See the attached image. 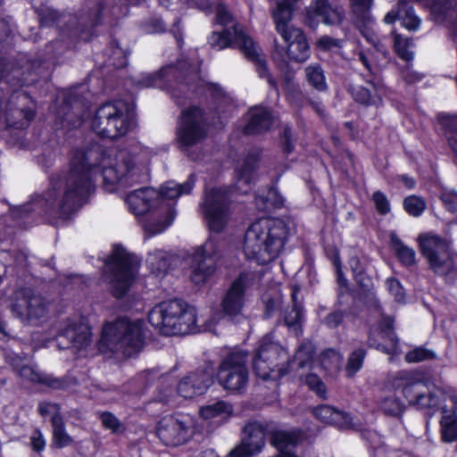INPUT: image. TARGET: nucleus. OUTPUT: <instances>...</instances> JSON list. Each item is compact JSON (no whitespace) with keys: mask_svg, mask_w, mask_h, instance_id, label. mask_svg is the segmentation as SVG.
I'll list each match as a JSON object with an SVG mask.
<instances>
[{"mask_svg":"<svg viewBox=\"0 0 457 457\" xmlns=\"http://www.w3.org/2000/svg\"><path fill=\"white\" fill-rule=\"evenodd\" d=\"M253 370L257 377L263 380H277L287 373L288 354L272 335L262 338L253 358Z\"/></svg>","mask_w":457,"mask_h":457,"instance_id":"nucleus-11","label":"nucleus"},{"mask_svg":"<svg viewBox=\"0 0 457 457\" xmlns=\"http://www.w3.org/2000/svg\"><path fill=\"white\" fill-rule=\"evenodd\" d=\"M181 77L188 85L191 83L197 84L194 90H196L199 87H204L213 96H223V91L218 85L209 84L200 79L199 63L197 62L189 63L187 61H179L178 66H166L157 73L145 75L138 81V84L143 87H162L170 81L171 78L180 79Z\"/></svg>","mask_w":457,"mask_h":457,"instance_id":"nucleus-12","label":"nucleus"},{"mask_svg":"<svg viewBox=\"0 0 457 457\" xmlns=\"http://www.w3.org/2000/svg\"><path fill=\"white\" fill-rule=\"evenodd\" d=\"M342 355L335 350L325 351L320 357V363L324 369L337 370L342 363Z\"/></svg>","mask_w":457,"mask_h":457,"instance_id":"nucleus-49","label":"nucleus"},{"mask_svg":"<svg viewBox=\"0 0 457 457\" xmlns=\"http://www.w3.org/2000/svg\"><path fill=\"white\" fill-rule=\"evenodd\" d=\"M390 389L401 391L409 403L419 408L437 407L439 396L436 393H428V388L421 376L413 372H401L390 381Z\"/></svg>","mask_w":457,"mask_h":457,"instance_id":"nucleus-14","label":"nucleus"},{"mask_svg":"<svg viewBox=\"0 0 457 457\" xmlns=\"http://www.w3.org/2000/svg\"><path fill=\"white\" fill-rule=\"evenodd\" d=\"M313 353V346L311 343L302 345L290 365L297 364L298 369L303 370L312 369Z\"/></svg>","mask_w":457,"mask_h":457,"instance_id":"nucleus-38","label":"nucleus"},{"mask_svg":"<svg viewBox=\"0 0 457 457\" xmlns=\"http://www.w3.org/2000/svg\"><path fill=\"white\" fill-rule=\"evenodd\" d=\"M168 253L162 250L150 252L146 258V264L153 273H161L168 267Z\"/></svg>","mask_w":457,"mask_h":457,"instance_id":"nucleus-40","label":"nucleus"},{"mask_svg":"<svg viewBox=\"0 0 457 457\" xmlns=\"http://www.w3.org/2000/svg\"><path fill=\"white\" fill-rule=\"evenodd\" d=\"M260 153H249L239 162L235 170V188L242 194L248 193L256 179V169Z\"/></svg>","mask_w":457,"mask_h":457,"instance_id":"nucleus-23","label":"nucleus"},{"mask_svg":"<svg viewBox=\"0 0 457 457\" xmlns=\"http://www.w3.org/2000/svg\"><path fill=\"white\" fill-rule=\"evenodd\" d=\"M365 352L363 349H357L351 353L346 366L348 376L354 375L361 368Z\"/></svg>","mask_w":457,"mask_h":457,"instance_id":"nucleus-52","label":"nucleus"},{"mask_svg":"<svg viewBox=\"0 0 457 457\" xmlns=\"http://www.w3.org/2000/svg\"><path fill=\"white\" fill-rule=\"evenodd\" d=\"M245 131L247 134L260 133L270 128L272 117L269 111L262 106L251 108L246 114Z\"/></svg>","mask_w":457,"mask_h":457,"instance_id":"nucleus-31","label":"nucleus"},{"mask_svg":"<svg viewBox=\"0 0 457 457\" xmlns=\"http://www.w3.org/2000/svg\"><path fill=\"white\" fill-rule=\"evenodd\" d=\"M247 360V352L241 349L233 350L223 359L217 380L225 390L240 392L245 387L248 381Z\"/></svg>","mask_w":457,"mask_h":457,"instance_id":"nucleus-16","label":"nucleus"},{"mask_svg":"<svg viewBox=\"0 0 457 457\" xmlns=\"http://www.w3.org/2000/svg\"><path fill=\"white\" fill-rule=\"evenodd\" d=\"M52 426L54 445L59 448L70 445L71 437L65 431L62 418L59 414L52 417Z\"/></svg>","mask_w":457,"mask_h":457,"instance_id":"nucleus-37","label":"nucleus"},{"mask_svg":"<svg viewBox=\"0 0 457 457\" xmlns=\"http://www.w3.org/2000/svg\"><path fill=\"white\" fill-rule=\"evenodd\" d=\"M386 285L389 293L395 297V301L403 302L404 299V291L401 283L394 278H388L386 280Z\"/></svg>","mask_w":457,"mask_h":457,"instance_id":"nucleus-59","label":"nucleus"},{"mask_svg":"<svg viewBox=\"0 0 457 457\" xmlns=\"http://www.w3.org/2000/svg\"><path fill=\"white\" fill-rule=\"evenodd\" d=\"M162 389L160 392V395L158 396V400L161 402H167L169 401L170 397L173 394V389L168 385V378H162L161 380Z\"/></svg>","mask_w":457,"mask_h":457,"instance_id":"nucleus-64","label":"nucleus"},{"mask_svg":"<svg viewBox=\"0 0 457 457\" xmlns=\"http://www.w3.org/2000/svg\"><path fill=\"white\" fill-rule=\"evenodd\" d=\"M418 242L422 255L434 273L444 276L453 269V257L445 239L425 233L419 236Z\"/></svg>","mask_w":457,"mask_h":457,"instance_id":"nucleus-17","label":"nucleus"},{"mask_svg":"<svg viewBox=\"0 0 457 457\" xmlns=\"http://www.w3.org/2000/svg\"><path fill=\"white\" fill-rule=\"evenodd\" d=\"M298 290L299 289L296 287L293 288L292 299L294 301V307L285 315V322L289 328L296 326L302 319L301 307L298 305L296 301V294Z\"/></svg>","mask_w":457,"mask_h":457,"instance_id":"nucleus-48","label":"nucleus"},{"mask_svg":"<svg viewBox=\"0 0 457 457\" xmlns=\"http://www.w3.org/2000/svg\"><path fill=\"white\" fill-rule=\"evenodd\" d=\"M195 185V178L194 176H190L188 179L182 183L179 184L175 181H168L163 184L158 191L160 194V205H170L171 206L174 216L176 215L174 210V204L168 203L167 200H174L179 198L181 195H188L192 191Z\"/></svg>","mask_w":457,"mask_h":457,"instance_id":"nucleus-30","label":"nucleus"},{"mask_svg":"<svg viewBox=\"0 0 457 457\" xmlns=\"http://www.w3.org/2000/svg\"><path fill=\"white\" fill-rule=\"evenodd\" d=\"M10 301L11 311L22 320H39L46 315L47 308L45 301L41 296L34 295L30 289L15 291Z\"/></svg>","mask_w":457,"mask_h":457,"instance_id":"nucleus-19","label":"nucleus"},{"mask_svg":"<svg viewBox=\"0 0 457 457\" xmlns=\"http://www.w3.org/2000/svg\"><path fill=\"white\" fill-rule=\"evenodd\" d=\"M212 383V370H198L181 378L177 386V392L184 398H193L204 394Z\"/></svg>","mask_w":457,"mask_h":457,"instance_id":"nucleus-22","label":"nucleus"},{"mask_svg":"<svg viewBox=\"0 0 457 457\" xmlns=\"http://www.w3.org/2000/svg\"><path fill=\"white\" fill-rule=\"evenodd\" d=\"M403 204L404 211L412 217L421 216L427 208L426 201L416 195L405 197Z\"/></svg>","mask_w":457,"mask_h":457,"instance_id":"nucleus-41","label":"nucleus"},{"mask_svg":"<svg viewBox=\"0 0 457 457\" xmlns=\"http://www.w3.org/2000/svg\"><path fill=\"white\" fill-rule=\"evenodd\" d=\"M290 15L287 10L284 9L282 13L274 12V22L276 30L285 43V46H275L273 58L276 61H285L287 56L289 60L303 62L310 57V46L303 30L289 24Z\"/></svg>","mask_w":457,"mask_h":457,"instance_id":"nucleus-8","label":"nucleus"},{"mask_svg":"<svg viewBox=\"0 0 457 457\" xmlns=\"http://www.w3.org/2000/svg\"><path fill=\"white\" fill-rule=\"evenodd\" d=\"M139 259L120 245H114L104 262V278L117 297L122 296L130 287L139 268Z\"/></svg>","mask_w":457,"mask_h":457,"instance_id":"nucleus-7","label":"nucleus"},{"mask_svg":"<svg viewBox=\"0 0 457 457\" xmlns=\"http://www.w3.org/2000/svg\"><path fill=\"white\" fill-rule=\"evenodd\" d=\"M436 358V353L433 350L422 346L415 347L405 355V361L410 363L434 360Z\"/></svg>","mask_w":457,"mask_h":457,"instance_id":"nucleus-43","label":"nucleus"},{"mask_svg":"<svg viewBox=\"0 0 457 457\" xmlns=\"http://www.w3.org/2000/svg\"><path fill=\"white\" fill-rule=\"evenodd\" d=\"M60 336L67 337L71 347L77 352L85 349L91 342V329L82 319L78 322L66 321L61 328Z\"/></svg>","mask_w":457,"mask_h":457,"instance_id":"nucleus-25","label":"nucleus"},{"mask_svg":"<svg viewBox=\"0 0 457 457\" xmlns=\"http://www.w3.org/2000/svg\"><path fill=\"white\" fill-rule=\"evenodd\" d=\"M14 370L23 378L37 383L47 384L53 387L59 386V382L51 380L46 375L43 374L36 366L29 364H20V361L12 364Z\"/></svg>","mask_w":457,"mask_h":457,"instance_id":"nucleus-33","label":"nucleus"},{"mask_svg":"<svg viewBox=\"0 0 457 457\" xmlns=\"http://www.w3.org/2000/svg\"><path fill=\"white\" fill-rule=\"evenodd\" d=\"M9 90L0 95V120H4L8 128L26 129L34 119L36 104L21 90H13L7 99Z\"/></svg>","mask_w":457,"mask_h":457,"instance_id":"nucleus-13","label":"nucleus"},{"mask_svg":"<svg viewBox=\"0 0 457 457\" xmlns=\"http://www.w3.org/2000/svg\"><path fill=\"white\" fill-rule=\"evenodd\" d=\"M314 415L322 422L332 424L334 417L340 418V411L335 410L328 405H320L314 409Z\"/></svg>","mask_w":457,"mask_h":457,"instance_id":"nucleus-53","label":"nucleus"},{"mask_svg":"<svg viewBox=\"0 0 457 457\" xmlns=\"http://www.w3.org/2000/svg\"><path fill=\"white\" fill-rule=\"evenodd\" d=\"M231 406L223 401L204 406L200 409V416L204 420H224L227 419L231 414Z\"/></svg>","mask_w":457,"mask_h":457,"instance_id":"nucleus-36","label":"nucleus"},{"mask_svg":"<svg viewBox=\"0 0 457 457\" xmlns=\"http://www.w3.org/2000/svg\"><path fill=\"white\" fill-rule=\"evenodd\" d=\"M395 48L397 54L405 61L413 59L412 42L408 38H403L399 35L395 37Z\"/></svg>","mask_w":457,"mask_h":457,"instance_id":"nucleus-44","label":"nucleus"},{"mask_svg":"<svg viewBox=\"0 0 457 457\" xmlns=\"http://www.w3.org/2000/svg\"><path fill=\"white\" fill-rule=\"evenodd\" d=\"M349 265L353 271L355 280L362 287H368L370 278L365 274V268L360 259L356 256L352 257L349 261Z\"/></svg>","mask_w":457,"mask_h":457,"instance_id":"nucleus-46","label":"nucleus"},{"mask_svg":"<svg viewBox=\"0 0 457 457\" xmlns=\"http://www.w3.org/2000/svg\"><path fill=\"white\" fill-rule=\"evenodd\" d=\"M134 112L121 101L100 106L91 120L92 129L103 137L125 135L134 124Z\"/></svg>","mask_w":457,"mask_h":457,"instance_id":"nucleus-9","label":"nucleus"},{"mask_svg":"<svg viewBox=\"0 0 457 457\" xmlns=\"http://www.w3.org/2000/svg\"><path fill=\"white\" fill-rule=\"evenodd\" d=\"M283 204L282 197L278 195V192L271 188L268 191L265 198L259 199L256 197V205L259 209H268L269 205L278 207Z\"/></svg>","mask_w":457,"mask_h":457,"instance_id":"nucleus-54","label":"nucleus"},{"mask_svg":"<svg viewBox=\"0 0 457 457\" xmlns=\"http://www.w3.org/2000/svg\"><path fill=\"white\" fill-rule=\"evenodd\" d=\"M68 107L69 109L71 108L72 110L78 109V104L73 103L71 99L69 98L67 105L64 106V109H67ZM58 118L61 120V124L63 128H77L80 126V124L82 123L80 120H78L76 121L73 120V112H70V110L68 112H63V115H62V112H59Z\"/></svg>","mask_w":457,"mask_h":457,"instance_id":"nucleus-51","label":"nucleus"},{"mask_svg":"<svg viewBox=\"0 0 457 457\" xmlns=\"http://www.w3.org/2000/svg\"><path fill=\"white\" fill-rule=\"evenodd\" d=\"M372 200L376 206L377 211L385 215L390 212V203L387 197L380 191H377L373 194Z\"/></svg>","mask_w":457,"mask_h":457,"instance_id":"nucleus-60","label":"nucleus"},{"mask_svg":"<svg viewBox=\"0 0 457 457\" xmlns=\"http://www.w3.org/2000/svg\"><path fill=\"white\" fill-rule=\"evenodd\" d=\"M197 430L196 420L188 413H176L162 418L156 425V435L166 445L187 443Z\"/></svg>","mask_w":457,"mask_h":457,"instance_id":"nucleus-15","label":"nucleus"},{"mask_svg":"<svg viewBox=\"0 0 457 457\" xmlns=\"http://www.w3.org/2000/svg\"><path fill=\"white\" fill-rule=\"evenodd\" d=\"M356 21L360 27L361 32L366 37L367 41L372 44L378 51H382L381 46L378 44L377 37L373 31V20L371 18L370 21L356 19Z\"/></svg>","mask_w":457,"mask_h":457,"instance_id":"nucleus-47","label":"nucleus"},{"mask_svg":"<svg viewBox=\"0 0 457 457\" xmlns=\"http://www.w3.org/2000/svg\"><path fill=\"white\" fill-rule=\"evenodd\" d=\"M390 243L397 258L404 266L415 265L416 253L414 249L403 244L395 232L390 233Z\"/></svg>","mask_w":457,"mask_h":457,"instance_id":"nucleus-34","label":"nucleus"},{"mask_svg":"<svg viewBox=\"0 0 457 457\" xmlns=\"http://www.w3.org/2000/svg\"><path fill=\"white\" fill-rule=\"evenodd\" d=\"M150 156L151 152L139 144L118 151L104 152L99 148L76 151L68 173L52 179L43 200L50 210L66 218L94 191L92 180L96 174L101 173L105 189L113 191L117 185L145 180Z\"/></svg>","mask_w":457,"mask_h":457,"instance_id":"nucleus-1","label":"nucleus"},{"mask_svg":"<svg viewBox=\"0 0 457 457\" xmlns=\"http://www.w3.org/2000/svg\"><path fill=\"white\" fill-rule=\"evenodd\" d=\"M300 440V434L297 431H275L272 434L271 444L279 454L278 457H297L291 451Z\"/></svg>","mask_w":457,"mask_h":457,"instance_id":"nucleus-32","label":"nucleus"},{"mask_svg":"<svg viewBox=\"0 0 457 457\" xmlns=\"http://www.w3.org/2000/svg\"><path fill=\"white\" fill-rule=\"evenodd\" d=\"M144 346L143 322L125 318L107 322L103 328L99 350L103 353L120 354L130 357Z\"/></svg>","mask_w":457,"mask_h":457,"instance_id":"nucleus-5","label":"nucleus"},{"mask_svg":"<svg viewBox=\"0 0 457 457\" xmlns=\"http://www.w3.org/2000/svg\"><path fill=\"white\" fill-rule=\"evenodd\" d=\"M210 46L217 50L224 49L231 44H235L241 49L244 54L256 65V71L261 78H267L269 84L277 87L273 79L269 75L264 59L261 55L259 46L249 37L244 29L239 26L231 27V30L227 28L220 32L214 31L208 38Z\"/></svg>","mask_w":457,"mask_h":457,"instance_id":"nucleus-10","label":"nucleus"},{"mask_svg":"<svg viewBox=\"0 0 457 457\" xmlns=\"http://www.w3.org/2000/svg\"><path fill=\"white\" fill-rule=\"evenodd\" d=\"M440 198L449 211H457V192L453 189L443 188Z\"/></svg>","mask_w":457,"mask_h":457,"instance_id":"nucleus-58","label":"nucleus"},{"mask_svg":"<svg viewBox=\"0 0 457 457\" xmlns=\"http://www.w3.org/2000/svg\"><path fill=\"white\" fill-rule=\"evenodd\" d=\"M306 79L311 86L319 91L327 88L324 72L320 64H310L305 68Z\"/></svg>","mask_w":457,"mask_h":457,"instance_id":"nucleus-39","label":"nucleus"},{"mask_svg":"<svg viewBox=\"0 0 457 457\" xmlns=\"http://www.w3.org/2000/svg\"><path fill=\"white\" fill-rule=\"evenodd\" d=\"M428 7L433 18L438 22L449 21L453 23L457 20V0H432ZM453 40L457 43V23L453 24Z\"/></svg>","mask_w":457,"mask_h":457,"instance_id":"nucleus-27","label":"nucleus"},{"mask_svg":"<svg viewBox=\"0 0 457 457\" xmlns=\"http://www.w3.org/2000/svg\"><path fill=\"white\" fill-rule=\"evenodd\" d=\"M448 404L443 408L441 419L442 439L451 443L457 440V397L449 395L444 397Z\"/></svg>","mask_w":457,"mask_h":457,"instance_id":"nucleus-28","label":"nucleus"},{"mask_svg":"<svg viewBox=\"0 0 457 457\" xmlns=\"http://www.w3.org/2000/svg\"><path fill=\"white\" fill-rule=\"evenodd\" d=\"M205 137L204 118L197 107L185 110L177 129V140L182 148L199 143Z\"/></svg>","mask_w":457,"mask_h":457,"instance_id":"nucleus-18","label":"nucleus"},{"mask_svg":"<svg viewBox=\"0 0 457 457\" xmlns=\"http://www.w3.org/2000/svg\"><path fill=\"white\" fill-rule=\"evenodd\" d=\"M160 194L152 187H142L127 194L125 203L136 217L145 216L142 224L145 233L154 237L162 233L174 220L171 206L160 205Z\"/></svg>","mask_w":457,"mask_h":457,"instance_id":"nucleus-4","label":"nucleus"},{"mask_svg":"<svg viewBox=\"0 0 457 457\" xmlns=\"http://www.w3.org/2000/svg\"><path fill=\"white\" fill-rule=\"evenodd\" d=\"M354 99L364 104H378L381 102L379 96H371L369 89L365 87H357L353 90Z\"/></svg>","mask_w":457,"mask_h":457,"instance_id":"nucleus-55","label":"nucleus"},{"mask_svg":"<svg viewBox=\"0 0 457 457\" xmlns=\"http://www.w3.org/2000/svg\"><path fill=\"white\" fill-rule=\"evenodd\" d=\"M149 322L166 336L195 333L196 312L179 300L164 301L156 304L148 314Z\"/></svg>","mask_w":457,"mask_h":457,"instance_id":"nucleus-6","label":"nucleus"},{"mask_svg":"<svg viewBox=\"0 0 457 457\" xmlns=\"http://www.w3.org/2000/svg\"><path fill=\"white\" fill-rule=\"evenodd\" d=\"M102 425L104 428L111 430L113 433L122 431L123 427L120 420L110 412H104L100 415Z\"/></svg>","mask_w":457,"mask_h":457,"instance_id":"nucleus-57","label":"nucleus"},{"mask_svg":"<svg viewBox=\"0 0 457 457\" xmlns=\"http://www.w3.org/2000/svg\"><path fill=\"white\" fill-rule=\"evenodd\" d=\"M246 435L240 445L230 451L231 457H249L259 453L264 446V432L257 425H248L244 430Z\"/></svg>","mask_w":457,"mask_h":457,"instance_id":"nucleus-24","label":"nucleus"},{"mask_svg":"<svg viewBox=\"0 0 457 457\" xmlns=\"http://www.w3.org/2000/svg\"><path fill=\"white\" fill-rule=\"evenodd\" d=\"M370 345L384 353H390L395 350L396 337L393 332V320L382 317L379 327L372 329L369 337Z\"/></svg>","mask_w":457,"mask_h":457,"instance_id":"nucleus-26","label":"nucleus"},{"mask_svg":"<svg viewBox=\"0 0 457 457\" xmlns=\"http://www.w3.org/2000/svg\"><path fill=\"white\" fill-rule=\"evenodd\" d=\"M439 121L445 129L456 133L449 137V142L457 157V114H440Z\"/></svg>","mask_w":457,"mask_h":457,"instance_id":"nucleus-42","label":"nucleus"},{"mask_svg":"<svg viewBox=\"0 0 457 457\" xmlns=\"http://www.w3.org/2000/svg\"><path fill=\"white\" fill-rule=\"evenodd\" d=\"M228 189L221 187L206 191L201 205L211 235L192 254L190 278L196 285L205 283L215 272L221 257L223 243L216 234L221 232L229 220Z\"/></svg>","mask_w":457,"mask_h":457,"instance_id":"nucleus-2","label":"nucleus"},{"mask_svg":"<svg viewBox=\"0 0 457 457\" xmlns=\"http://www.w3.org/2000/svg\"><path fill=\"white\" fill-rule=\"evenodd\" d=\"M288 228L282 220L262 218L245 231L243 251L247 260L268 265L276 260L284 248Z\"/></svg>","mask_w":457,"mask_h":457,"instance_id":"nucleus-3","label":"nucleus"},{"mask_svg":"<svg viewBox=\"0 0 457 457\" xmlns=\"http://www.w3.org/2000/svg\"><path fill=\"white\" fill-rule=\"evenodd\" d=\"M350 3L356 19L362 21L370 20V10L373 0H350Z\"/></svg>","mask_w":457,"mask_h":457,"instance_id":"nucleus-45","label":"nucleus"},{"mask_svg":"<svg viewBox=\"0 0 457 457\" xmlns=\"http://www.w3.org/2000/svg\"><path fill=\"white\" fill-rule=\"evenodd\" d=\"M342 19V8L330 4L328 0H313L306 13V21L312 27L316 26L319 22L335 25L340 23Z\"/></svg>","mask_w":457,"mask_h":457,"instance_id":"nucleus-21","label":"nucleus"},{"mask_svg":"<svg viewBox=\"0 0 457 457\" xmlns=\"http://www.w3.org/2000/svg\"><path fill=\"white\" fill-rule=\"evenodd\" d=\"M398 19L401 21L402 26L409 31H416L421 25V19L415 13L411 5L404 0H400L398 3L397 11H391L385 16V22L391 24Z\"/></svg>","mask_w":457,"mask_h":457,"instance_id":"nucleus-29","label":"nucleus"},{"mask_svg":"<svg viewBox=\"0 0 457 457\" xmlns=\"http://www.w3.org/2000/svg\"><path fill=\"white\" fill-rule=\"evenodd\" d=\"M32 448L37 451H42L46 446V440L40 431H35L30 436Z\"/></svg>","mask_w":457,"mask_h":457,"instance_id":"nucleus-63","label":"nucleus"},{"mask_svg":"<svg viewBox=\"0 0 457 457\" xmlns=\"http://www.w3.org/2000/svg\"><path fill=\"white\" fill-rule=\"evenodd\" d=\"M388 392L385 393L379 403L380 411L388 416L398 417L404 411L403 403L395 395V392H392L390 385L387 386Z\"/></svg>","mask_w":457,"mask_h":457,"instance_id":"nucleus-35","label":"nucleus"},{"mask_svg":"<svg viewBox=\"0 0 457 457\" xmlns=\"http://www.w3.org/2000/svg\"><path fill=\"white\" fill-rule=\"evenodd\" d=\"M299 376L311 390L314 391L320 397H325L326 386L317 375L312 373L307 374L303 378V372H302Z\"/></svg>","mask_w":457,"mask_h":457,"instance_id":"nucleus-50","label":"nucleus"},{"mask_svg":"<svg viewBox=\"0 0 457 457\" xmlns=\"http://www.w3.org/2000/svg\"><path fill=\"white\" fill-rule=\"evenodd\" d=\"M215 21L222 26H228L229 24H231L232 27L234 26L232 15L227 8L221 4L218 5L216 8Z\"/></svg>","mask_w":457,"mask_h":457,"instance_id":"nucleus-61","label":"nucleus"},{"mask_svg":"<svg viewBox=\"0 0 457 457\" xmlns=\"http://www.w3.org/2000/svg\"><path fill=\"white\" fill-rule=\"evenodd\" d=\"M339 416L340 418L334 417L331 425L337 427L339 429H357L359 428V424L355 422L354 419L349 414L340 411Z\"/></svg>","mask_w":457,"mask_h":457,"instance_id":"nucleus-56","label":"nucleus"},{"mask_svg":"<svg viewBox=\"0 0 457 457\" xmlns=\"http://www.w3.org/2000/svg\"><path fill=\"white\" fill-rule=\"evenodd\" d=\"M339 46V42L337 39H334L328 36H323L320 37L317 41V46L324 51L330 50L334 47H337Z\"/></svg>","mask_w":457,"mask_h":457,"instance_id":"nucleus-62","label":"nucleus"},{"mask_svg":"<svg viewBox=\"0 0 457 457\" xmlns=\"http://www.w3.org/2000/svg\"><path fill=\"white\" fill-rule=\"evenodd\" d=\"M260 276L255 272H243L230 286L221 305L226 315L233 318L242 313L245 306V290L251 287Z\"/></svg>","mask_w":457,"mask_h":457,"instance_id":"nucleus-20","label":"nucleus"}]
</instances>
